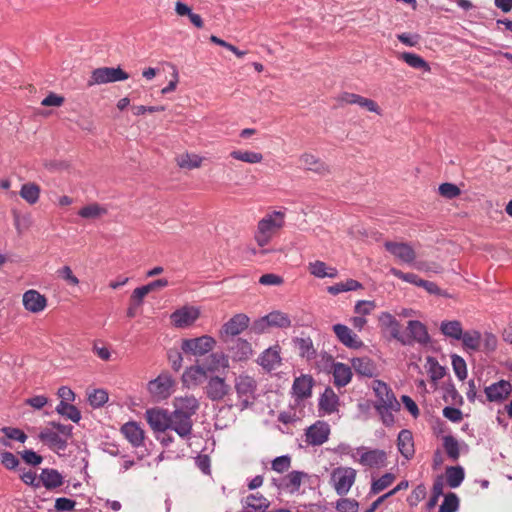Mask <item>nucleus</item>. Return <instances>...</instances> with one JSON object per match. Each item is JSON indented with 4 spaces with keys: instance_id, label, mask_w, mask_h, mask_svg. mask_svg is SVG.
Instances as JSON below:
<instances>
[{
    "instance_id": "1",
    "label": "nucleus",
    "mask_w": 512,
    "mask_h": 512,
    "mask_svg": "<svg viewBox=\"0 0 512 512\" xmlns=\"http://www.w3.org/2000/svg\"><path fill=\"white\" fill-rule=\"evenodd\" d=\"M285 213L273 211L263 217L257 225L254 239L261 247L266 246L272 237L284 226Z\"/></svg>"
},
{
    "instance_id": "2",
    "label": "nucleus",
    "mask_w": 512,
    "mask_h": 512,
    "mask_svg": "<svg viewBox=\"0 0 512 512\" xmlns=\"http://www.w3.org/2000/svg\"><path fill=\"white\" fill-rule=\"evenodd\" d=\"M229 367L228 356L223 352H214L208 355L202 364L191 366L185 372V375L190 376L193 380H197L199 376H206L208 372L213 373L218 370L226 369Z\"/></svg>"
},
{
    "instance_id": "3",
    "label": "nucleus",
    "mask_w": 512,
    "mask_h": 512,
    "mask_svg": "<svg viewBox=\"0 0 512 512\" xmlns=\"http://www.w3.org/2000/svg\"><path fill=\"white\" fill-rule=\"evenodd\" d=\"M257 381L247 374H240L234 380V388L240 401L241 410L247 409L255 403L257 398Z\"/></svg>"
},
{
    "instance_id": "4",
    "label": "nucleus",
    "mask_w": 512,
    "mask_h": 512,
    "mask_svg": "<svg viewBox=\"0 0 512 512\" xmlns=\"http://www.w3.org/2000/svg\"><path fill=\"white\" fill-rule=\"evenodd\" d=\"M216 341L209 335H202L196 338L182 340L181 349L185 354L203 356L214 348Z\"/></svg>"
},
{
    "instance_id": "5",
    "label": "nucleus",
    "mask_w": 512,
    "mask_h": 512,
    "mask_svg": "<svg viewBox=\"0 0 512 512\" xmlns=\"http://www.w3.org/2000/svg\"><path fill=\"white\" fill-rule=\"evenodd\" d=\"M128 78V73L120 67H101L92 71L88 86L124 81Z\"/></svg>"
},
{
    "instance_id": "6",
    "label": "nucleus",
    "mask_w": 512,
    "mask_h": 512,
    "mask_svg": "<svg viewBox=\"0 0 512 512\" xmlns=\"http://www.w3.org/2000/svg\"><path fill=\"white\" fill-rule=\"evenodd\" d=\"M356 479V470L350 467H338L331 473L334 489L340 496L346 495Z\"/></svg>"
},
{
    "instance_id": "7",
    "label": "nucleus",
    "mask_w": 512,
    "mask_h": 512,
    "mask_svg": "<svg viewBox=\"0 0 512 512\" xmlns=\"http://www.w3.org/2000/svg\"><path fill=\"white\" fill-rule=\"evenodd\" d=\"M402 339L409 343H401L405 346H411L414 343L427 345L430 342V336L427 327L418 320H410L407 324V333H402Z\"/></svg>"
},
{
    "instance_id": "8",
    "label": "nucleus",
    "mask_w": 512,
    "mask_h": 512,
    "mask_svg": "<svg viewBox=\"0 0 512 512\" xmlns=\"http://www.w3.org/2000/svg\"><path fill=\"white\" fill-rule=\"evenodd\" d=\"M174 384L175 381L169 373H161L148 383V390L156 400H164L171 395Z\"/></svg>"
},
{
    "instance_id": "9",
    "label": "nucleus",
    "mask_w": 512,
    "mask_h": 512,
    "mask_svg": "<svg viewBox=\"0 0 512 512\" xmlns=\"http://www.w3.org/2000/svg\"><path fill=\"white\" fill-rule=\"evenodd\" d=\"M230 390V385L220 376H211L204 388L206 397L216 402L223 400L230 393Z\"/></svg>"
},
{
    "instance_id": "10",
    "label": "nucleus",
    "mask_w": 512,
    "mask_h": 512,
    "mask_svg": "<svg viewBox=\"0 0 512 512\" xmlns=\"http://www.w3.org/2000/svg\"><path fill=\"white\" fill-rule=\"evenodd\" d=\"M384 247L389 253L403 263L412 264L416 259L415 250L409 243L386 241L384 243Z\"/></svg>"
},
{
    "instance_id": "11",
    "label": "nucleus",
    "mask_w": 512,
    "mask_h": 512,
    "mask_svg": "<svg viewBox=\"0 0 512 512\" xmlns=\"http://www.w3.org/2000/svg\"><path fill=\"white\" fill-rule=\"evenodd\" d=\"M146 420L155 432H165L170 429V413L160 408L148 409L145 413Z\"/></svg>"
},
{
    "instance_id": "12",
    "label": "nucleus",
    "mask_w": 512,
    "mask_h": 512,
    "mask_svg": "<svg viewBox=\"0 0 512 512\" xmlns=\"http://www.w3.org/2000/svg\"><path fill=\"white\" fill-rule=\"evenodd\" d=\"M330 427L324 421H317L306 430V443L312 446H319L328 440Z\"/></svg>"
},
{
    "instance_id": "13",
    "label": "nucleus",
    "mask_w": 512,
    "mask_h": 512,
    "mask_svg": "<svg viewBox=\"0 0 512 512\" xmlns=\"http://www.w3.org/2000/svg\"><path fill=\"white\" fill-rule=\"evenodd\" d=\"M170 429L174 430L181 438H190L193 430V420L188 415L177 411L170 413Z\"/></svg>"
},
{
    "instance_id": "14",
    "label": "nucleus",
    "mask_w": 512,
    "mask_h": 512,
    "mask_svg": "<svg viewBox=\"0 0 512 512\" xmlns=\"http://www.w3.org/2000/svg\"><path fill=\"white\" fill-rule=\"evenodd\" d=\"M373 389L378 398V402L376 404H385L395 411L400 410V403L397 401L391 388L385 382L376 380L374 382Z\"/></svg>"
},
{
    "instance_id": "15",
    "label": "nucleus",
    "mask_w": 512,
    "mask_h": 512,
    "mask_svg": "<svg viewBox=\"0 0 512 512\" xmlns=\"http://www.w3.org/2000/svg\"><path fill=\"white\" fill-rule=\"evenodd\" d=\"M281 348L279 345L269 347L261 353L257 359V363L267 372H271L281 365L280 357Z\"/></svg>"
},
{
    "instance_id": "16",
    "label": "nucleus",
    "mask_w": 512,
    "mask_h": 512,
    "mask_svg": "<svg viewBox=\"0 0 512 512\" xmlns=\"http://www.w3.org/2000/svg\"><path fill=\"white\" fill-rule=\"evenodd\" d=\"M512 391V386L509 381L500 380L496 383L487 386L484 390L487 400L490 402L501 403L508 398Z\"/></svg>"
},
{
    "instance_id": "17",
    "label": "nucleus",
    "mask_w": 512,
    "mask_h": 512,
    "mask_svg": "<svg viewBox=\"0 0 512 512\" xmlns=\"http://www.w3.org/2000/svg\"><path fill=\"white\" fill-rule=\"evenodd\" d=\"M363 451L359 463L368 467H383L386 465V452L380 449L365 450L364 447L357 448V452Z\"/></svg>"
},
{
    "instance_id": "18",
    "label": "nucleus",
    "mask_w": 512,
    "mask_h": 512,
    "mask_svg": "<svg viewBox=\"0 0 512 512\" xmlns=\"http://www.w3.org/2000/svg\"><path fill=\"white\" fill-rule=\"evenodd\" d=\"M249 317L246 314H236L221 329V337H234L244 331L249 325Z\"/></svg>"
},
{
    "instance_id": "19",
    "label": "nucleus",
    "mask_w": 512,
    "mask_h": 512,
    "mask_svg": "<svg viewBox=\"0 0 512 512\" xmlns=\"http://www.w3.org/2000/svg\"><path fill=\"white\" fill-rule=\"evenodd\" d=\"M333 331L337 339L348 348L359 349L364 345L362 340L344 324L333 325Z\"/></svg>"
},
{
    "instance_id": "20",
    "label": "nucleus",
    "mask_w": 512,
    "mask_h": 512,
    "mask_svg": "<svg viewBox=\"0 0 512 512\" xmlns=\"http://www.w3.org/2000/svg\"><path fill=\"white\" fill-rule=\"evenodd\" d=\"M199 317V311L193 307H183L170 316L173 325L177 328H184L192 323Z\"/></svg>"
},
{
    "instance_id": "21",
    "label": "nucleus",
    "mask_w": 512,
    "mask_h": 512,
    "mask_svg": "<svg viewBox=\"0 0 512 512\" xmlns=\"http://www.w3.org/2000/svg\"><path fill=\"white\" fill-rule=\"evenodd\" d=\"M174 411H177L181 414L188 415L189 417H193L199 407L200 403L198 399L193 395H186L181 397H175L173 400Z\"/></svg>"
},
{
    "instance_id": "22",
    "label": "nucleus",
    "mask_w": 512,
    "mask_h": 512,
    "mask_svg": "<svg viewBox=\"0 0 512 512\" xmlns=\"http://www.w3.org/2000/svg\"><path fill=\"white\" fill-rule=\"evenodd\" d=\"M378 321L382 329L390 331V335L393 339L400 343H409L408 340L404 341L402 339L401 325L391 313L382 312L378 317Z\"/></svg>"
},
{
    "instance_id": "23",
    "label": "nucleus",
    "mask_w": 512,
    "mask_h": 512,
    "mask_svg": "<svg viewBox=\"0 0 512 512\" xmlns=\"http://www.w3.org/2000/svg\"><path fill=\"white\" fill-rule=\"evenodd\" d=\"M121 433L133 447H140L144 443L145 433L137 422L130 421L121 427Z\"/></svg>"
},
{
    "instance_id": "24",
    "label": "nucleus",
    "mask_w": 512,
    "mask_h": 512,
    "mask_svg": "<svg viewBox=\"0 0 512 512\" xmlns=\"http://www.w3.org/2000/svg\"><path fill=\"white\" fill-rule=\"evenodd\" d=\"M23 305L26 310L32 313H38L45 309L47 299L36 290H28L23 295Z\"/></svg>"
},
{
    "instance_id": "25",
    "label": "nucleus",
    "mask_w": 512,
    "mask_h": 512,
    "mask_svg": "<svg viewBox=\"0 0 512 512\" xmlns=\"http://www.w3.org/2000/svg\"><path fill=\"white\" fill-rule=\"evenodd\" d=\"M229 350L232 353V358L234 361H245L252 354L251 344L241 338H232Z\"/></svg>"
},
{
    "instance_id": "26",
    "label": "nucleus",
    "mask_w": 512,
    "mask_h": 512,
    "mask_svg": "<svg viewBox=\"0 0 512 512\" xmlns=\"http://www.w3.org/2000/svg\"><path fill=\"white\" fill-rule=\"evenodd\" d=\"M300 162L303 164L304 169L317 174L325 175L330 172L328 165L313 154H302L300 156Z\"/></svg>"
},
{
    "instance_id": "27",
    "label": "nucleus",
    "mask_w": 512,
    "mask_h": 512,
    "mask_svg": "<svg viewBox=\"0 0 512 512\" xmlns=\"http://www.w3.org/2000/svg\"><path fill=\"white\" fill-rule=\"evenodd\" d=\"M313 379L310 376L302 375L294 380L292 390L297 399H304L311 395Z\"/></svg>"
},
{
    "instance_id": "28",
    "label": "nucleus",
    "mask_w": 512,
    "mask_h": 512,
    "mask_svg": "<svg viewBox=\"0 0 512 512\" xmlns=\"http://www.w3.org/2000/svg\"><path fill=\"white\" fill-rule=\"evenodd\" d=\"M398 450L406 459H410L414 455V442L412 433L403 429L398 434L397 439Z\"/></svg>"
},
{
    "instance_id": "29",
    "label": "nucleus",
    "mask_w": 512,
    "mask_h": 512,
    "mask_svg": "<svg viewBox=\"0 0 512 512\" xmlns=\"http://www.w3.org/2000/svg\"><path fill=\"white\" fill-rule=\"evenodd\" d=\"M63 476L56 470L45 468L41 471L40 474V483L48 489L52 490L58 488L63 485Z\"/></svg>"
},
{
    "instance_id": "30",
    "label": "nucleus",
    "mask_w": 512,
    "mask_h": 512,
    "mask_svg": "<svg viewBox=\"0 0 512 512\" xmlns=\"http://www.w3.org/2000/svg\"><path fill=\"white\" fill-rule=\"evenodd\" d=\"M352 367L361 376L373 377L376 374V365L369 357H357L352 359Z\"/></svg>"
},
{
    "instance_id": "31",
    "label": "nucleus",
    "mask_w": 512,
    "mask_h": 512,
    "mask_svg": "<svg viewBox=\"0 0 512 512\" xmlns=\"http://www.w3.org/2000/svg\"><path fill=\"white\" fill-rule=\"evenodd\" d=\"M332 369L335 386L344 387L351 381L352 371L348 365L337 362Z\"/></svg>"
},
{
    "instance_id": "32",
    "label": "nucleus",
    "mask_w": 512,
    "mask_h": 512,
    "mask_svg": "<svg viewBox=\"0 0 512 512\" xmlns=\"http://www.w3.org/2000/svg\"><path fill=\"white\" fill-rule=\"evenodd\" d=\"M39 439L47 443L51 448L64 450L67 447V441L65 439L61 438L58 433L47 428L40 432Z\"/></svg>"
},
{
    "instance_id": "33",
    "label": "nucleus",
    "mask_w": 512,
    "mask_h": 512,
    "mask_svg": "<svg viewBox=\"0 0 512 512\" xmlns=\"http://www.w3.org/2000/svg\"><path fill=\"white\" fill-rule=\"evenodd\" d=\"M440 331L446 337L460 340L463 338L462 324L458 320L443 321L440 325Z\"/></svg>"
},
{
    "instance_id": "34",
    "label": "nucleus",
    "mask_w": 512,
    "mask_h": 512,
    "mask_svg": "<svg viewBox=\"0 0 512 512\" xmlns=\"http://www.w3.org/2000/svg\"><path fill=\"white\" fill-rule=\"evenodd\" d=\"M339 398L331 388H326L319 400V407L326 413H333L337 409Z\"/></svg>"
},
{
    "instance_id": "35",
    "label": "nucleus",
    "mask_w": 512,
    "mask_h": 512,
    "mask_svg": "<svg viewBox=\"0 0 512 512\" xmlns=\"http://www.w3.org/2000/svg\"><path fill=\"white\" fill-rule=\"evenodd\" d=\"M245 508H250L255 512H266L270 502L261 494H250L245 498Z\"/></svg>"
},
{
    "instance_id": "36",
    "label": "nucleus",
    "mask_w": 512,
    "mask_h": 512,
    "mask_svg": "<svg viewBox=\"0 0 512 512\" xmlns=\"http://www.w3.org/2000/svg\"><path fill=\"white\" fill-rule=\"evenodd\" d=\"M19 194L27 203L33 205L39 200L40 187L36 183L28 182L22 185Z\"/></svg>"
},
{
    "instance_id": "37",
    "label": "nucleus",
    "mask_w": 512,
    "mask_h": 512,
    "mask_svg": "<svg viewBox=\"0 0 512 512\" xmlns=\"http://www.w3.org/2000/svg\"><path fill=\"white\" fill-rule=\"evenodd\" d=\"M56 412L74 423H78L81 419V413L79 409L70 404L69 402L60 401V403L56 407Z\"/></svg>"
},
{
    "instance_id": "38",
    "label": "nucleus",
    "mask_w": 512,
    "mask_h": 512,
    "mask_svg": "<svg viewBox=\"0 0 512 512\" xmlns=\"http://www.w3.org/2000/svg\"><path fill=\"white\" fill-rule=\"evenodd\" d=\"M308 477V474L302 471H292L288 475H286L283 479L282 487L289 489L291 491H298L301 486L302 479Z\"/></svg>"
},
{
    "instance_id": "39",
    "label": "nucleus",
    "mask_w": 512,
    "mask_h": 512,
    "mask_svg": "<svg viewBox=\"0 0 512 512\" xmlns=\"http://www.w3.org/2000/svg\"><path fill=\"white\" fill-rule=\"evenodd\" d=\"M270 327L288 328L291 326V320L286 313L281 311H272L266 315Z\"/></svg>"
},
{
    "instance_id": "40",
    "label": "nucleus",
    "mask_w": 512,
    "mask_h": 512,
    "mask_svg": "<svg viewBox=\"0 0 512 512\" xmlns=\"http://www.w3.org/2000/svg\"><path fill=\"white\" fill-rule=\"evenodd\" d=\"M400 59H402L405 63H407L410 67L415 69H422L424 71H430L429 64L419 55L403 52L400 54Z\"/></svg>"
},
{
    "instance_id": "41",
    "label": "nucleus",
    "mask_w": 512,
    "mask_h": 512,
    "mask_svg": "<svg viewBox=\"0 0 512 512\" xmlns=\"http://www.w3.org/2000/svg\"><path fill=\"white\" fill-rule=\"evenodd\" d=\"M446 477L448 485L451 488H456L464 480V469L461 466H449L446 468Z\"/></svg>"
},
{
    "instance_id": "42",
    "label": "nucleus",
    "mask_w": 512,
    "mask_h": 512,
    "mask_svg": "<svg viewBox=\"0 0 512 512\" xmlns=\"http://www.w3.org/2000/svg\"><path fill=\"white\" fill-rule=\"evenodd\" d=\"M295 342L302 357H305L307 360H311L316 357V349L314 348L310 337L296 338Z\"/></svg>"
},
{
    "instance_id": "43",
    "label": "nucleus",
    "mask_w": 512,
    "mask_h": 512,
    "mask_svg": "<svg viewBox=\"0 0 512 512\" xmlns=\"http://www.w3.org/2000/svg\"><path fill=\"white\" fill-rule=\"evenodd\" d=\"M462 345L466 350L477 351L481 344V334L478 331L463 332Z\"/></svg>"
},
{
    "instance_id": "44",
    "label": "nucleus",
    "mask_w": 512,
    "mask_h": 512,
    "mask_svg": "<svg viewBox=\"0 0 512 512\" xmlns=\"http://www.w3.org/2000/svg\"><path fill=\"white\" fill-rule=\"evenodd\" d=\"M230 156L236 160L243 161L250 164L260 163L263 160V155L259 152L234 150Z\"/></svg>"
},
{
    "instance_id": "45",
    "label": "nucleus",
    "mask_w": 512,
    "mask_h": 512,
    "mask_svg": "<svg viewBox=\"0 0 512 512\" xmlns=\"http://www.w3.org/2000/svg\"><path fill=\"white\" fill-rule=\"evenodd\" d=\"M106 213V208L100 206L97 203H93L81 208L78 212V215L86 219H97Z\"/></svg>"
},
{
    "instance_id": "46",
    "label": "nucleus",
    "mask_w": 512,
    "mask_h": 512,
    "mask_svg": "<svg viewBox=\"0 0 512 512\" xmlns=\"http://www.w3.org/2000/svg\"><path fill=\"white\" fill-rule=\"evenodd\" d=\"M427 364L429 366L428 373L433 382H437L445 376V367L441 366L436 358L432 356L427 357Z\"/></svg>"
},
{
    "instance_id": "47",
    "label": "nucleus",
    "mask_w": 512,
    "mask_h": 512,
    "mask_svg": "<svg viewBox=\"0 0 512 512\" xmlns=\"http://www.w3.org/2000/svg\"><path fill=\"white\" fill-rule=\"evenodd\" d=\"M443 447L449 458L453 461L458 460L460 456L459 444L452 435L443 437Z\"/></svg>"
},
{
    "instance_id": "48",
    "label": "nucleus",
    "mask_w": 512,
    "mask_h": 512,
    "mask_svg": "<svg viewBox=\"0 0 512 512\" xmlns=\"http://www.w3.org/2000/svg\"><path fill=\"white\" fill-rule=\"evenodd\" d=\"M202 160V157L196 154L186 153L178 157L177 163L181 168L195 169L201 166Z\"/></svg>"
},
{
    "instance_id": "49",
    "label": "nucleus",
    "mask_w": 512,
    "mask_h": 512,
    "mask_svg": "<svg viewBox=\"0 0 512 512\" xmlns=\"http://www.w3.org/2000/svg\"><path fill=\"white\" fill-rule=\"evenodd\" d=\"M14 226L19 235L23 234L31 226V217L29 214L22 215L18 210H12Z\"/></svg>"
},
{
    "instance_id": "50",
    "label": "nucleus",
    "mask_w": 512,
    "mask_h": 512,
    "mask_svg": "<svg viewBox=\"0 0 512 512\" xmlns=\"http://www.w3.org/2000/svg\"><path fill=\"white\" fill-rule=\"evenodd\" d=\"M395 480V475L392 473H385L379 479L373 481L371 485V493L378 494L387 487H389Z\"/></svg>"
},
{
    "instance_id": "51",
    "label": "nucleus",
    "mask_w": 512,
    "mask_h": 512,
    "mask_svg": "<svg viewBox=\"0 0 512 512\" xmlns=\"http://www.w3.org/2000/svg\"><path fill=\"white\" fill-rule=\"evenodd\" d=\"M452 367L459 380H464L467 377V366L465 360L459 355H452Z\"/></svg>"
},
{
    "instance_id": "52",
    "label": "nucleus",
    "mask_w": 512,
    "mask_h": 512,
    "mask_svg": "<svg viewBox=\"0 0 512 512\" xmlns=\"http://www.w3.org/2000/svg\"><path fill=\"white\" fill-rule=\"evenodd\" d=\"M458 508L459 499L457 495L455 493H448L440 505L439 512H456Z\"/></svg>"
},
{
    "instance_id": "53",
    "label": "nucleus",
    "mask_w": 512,
    "mask_h": 512,
    "mask_svg": "<svg viewBox=\"0 0 512 512\" xmlns=\"http://www.w3.org/2000/svg\"><path fill=\"white\" fill-rule=\"evenodd\" d=\"M439 194L446 199H454L461 194L460 188L453 183H442L438 188Z\"/></svg>"
},
{
    "instance_id": "54",
    "label": "nucleus",
    "mask_w": 512,
    "mask_h": 512,
    "mask_svg": "<svg viewBox=\"0 0 512 512\" xmlns=\"http://www.w3.org/2000/svg\"><path fill=\"white\" fill-rule=\"evenodd\" d=\"M374 408L381 416V420L385 426H392L394 424L395 419L392 414V411L394 410L392 408H389L385 404H375Z\"/></svg>"
},
{
    "instance_id": "55",
    "label": "nucleus",
    "mask_w": 512,
    "mask_h": 512,
    "mask_svg": "<svg viewBox=\"0 0 512 512\" xmlns=\"http://www.w3.org/2000/svg\"><path fill=\"white\" fill-rule=\"evenodd\" d=\"M108 401V394L103 389H96L89 395V403L93 407H101Z\"/></svg>"
},
{
    "instance_id": "56",
    "label": "nucleus",
    "mask_w": 512,
    "mask_h": 512,
    "mask_svg": "<svg viewBox=\"0 0 512 512\" xmlns=\"http://www.w3.org/2000/svg\"><path fill=\"white\" fill-rule=\"evenodd\" d=\"M291 466V457L289 455H282L276 457L272 461V469L278 473L287 471Z\"/></svg>"
},
{
    "instance_id": "57",
    "label": "nucleus",
    "mask_w": 512,
    "mask_h": 512,
    "mask_svg": "<svg viewBox=\"0 0 512 512\" xmlns=\"http://www.w3.org/2000/svg\"><path fill=\"white\" fill-rule=\"evenodd\" d=\"M359 504L354 499L342 498L337 502V510L339 512H357Z\"/></svg>"
},
{
    "instance_id": "58",
    "label": "nucleus",
    "mask_w": 512,
    "mask_h": 512,
    "mask_svg": "<svg viewBox=\"0 0 512 512\" xmlns=\"http://www.w3.org/2000/svg\"><path fill=\"white\" fill-rule=\"evenodd\" d=\"M308 269H309V272L317 278H325L327 275V273H326L327 265L325 262L320 261V260L309 263Z\"/></svg>"
},
{
    "instance_id": "59",
    "label": "nucleus",
    "mask_w": 512,
    "mask_h": 512,
    "mask_svg": "<svg viewBox=\"0 0 512 512\" xmlns=\"http://www.w3.org/2000/svg\"><path fill=\"white\" fill-rule=\"evenodd\" d=\"M376 307L374 301L360 300L356 303L354 311L359 315H369Z\"/></svg>"
},
{
    "instance_id": "60",
    "label": "nucleus",
    "mask_w": 512,
    "mask_h": 512,
    "mask_svg": "<svg viewBox=\"0 0 512 512\" xmlns=\"http://www.w3.org/2000/svg\"><path fill=\"white\" fill-rule=\"evenodd\" d=\"M0 461L1 464L9 470L15 469L19 465L18 458L13 453L8 451L1 453Z\"/></svg>"
},
{
    "instance_id": "61",
    "label": "nucleus",
    "mask_w": 512,
    "mask_h": 512,
    "mask_svg": "<svg viewBox=\"0 0 512 512\" xmlns=\"http://www.w3.org/2000/svg\"><path fill=\"white\" fill-rule=\"evenodd\" d=\"M76 502L72 499L60 497L55 501V510L57 512H68L74 510Z\"/></svg>"
},
{
    "instance_id": "62",
    "label": "nucleus",
    "mask_w": 512,
    "mask_h": 512,
    "mask_svg": "<svg viewBox=\"0 0 512 512\" xmlns=\"http://www.w3.org/2000/svg\"><path fill=\"white\" fill-rule=\"evenodd\" d=\"M1 431L6 435L7 438L17 440L24 443L27 439V435L18 428L3 427Z\"/></svg>"
},
{
    "instance_id": "63",
    "label": "nucleus",
    "mask_w": 512,
    "mask_h": 512,
    "mask_svg": "<svg viewBox=\"0 0 512 512\" xmlns=\"http://www.w3.org/2000/svg\"><path fill=\"white\" fill-rule=\"evenodd\" d=\"M58 276L64 279L68 284L76 286L79 284V279L73 274L69 266H64L57 271Z\"/></svg>"
},
{
    "instance_id": "64",
    "label": "nucleus",
    "mask_w": 512,
    "mask_h": 512,
    "mask_svg": "<svg viewBox=\"0 0 512 512\" xmlns=\"http://www.w3.org/2000/svg\"><path fill=\"white\" fill-rule=\"evenodd\" d=\"M22 459L29 465L37 466L42 463V456L38 455L33 450H24L20 453Z\"/></svg>"
}]
</instances>
